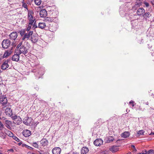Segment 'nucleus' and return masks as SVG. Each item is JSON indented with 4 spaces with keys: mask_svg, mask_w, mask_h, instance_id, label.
Returning a JSON list of instances; mask_svg holds the SVG:
<instances>
[{
    "mask_svg": "<svg viewBox=\"0 0 154 154\" xmlns=\"http://www.w3.org/2000/svg\"><path fill=\"white\" fill-rule=\"evenodd\" d=\"M47 14V12L45 9H42L40 11L39 15L40 17H46Z\"/></svg>",
    "mask_w": 154,
    "mask_h": 154,
    "instance_id": "obj_16",
    "label": "nucleus"
},
{
    "mask_svg": "<svg viewBox=\"0 0 154 154\" xmlns=\"http://www.w3.org/2000/svg\"><path fill=\"white\" fill-rule=\"evenodd\" d=\"M32 145L35 147L36 148H38L39 146L36 142L33 143L32 144Z\"/></svg>",
    "mask_w": 154,
    "mask_h": 154,
    "instance_id": "obj_33",
    "label": "nucleus"
},
{
    "mask_svg": "<svg viewBox=\"0 0 154 154\" xmlns=\"http://www.w3.org/2000/svg\"><path fill=\"white\" fill-rule=\"evenodd\" d=\"M145 131L143 130H141L137 132V134L139 135L143 134Z\"/></svg>",
    "mask_w": 154,
    "mask_h": 154,
    "instance_id": "obj_34",
    "label": "nucleus"
},
{
    "mask_svg": "<svg viewBox=\"0 0 154 154\" xmlns=\"http://www.w3.org/2000/svg\"><path fill=\"white\" fill-rule=\"evenodd\" d=\"M150 109H154V108H152V107H150Z\"/></svg>",
    "mask_w": 154,
    "mask_h": 154,
    "instance_id": "obj_62",
    "label": "nucleus"
},
{
    "mask_svg": "<svg viewBox=\"0 0 154 154\" xmlns=\"http://www.w3.org/2000/svg\"><path fill=\"white\" fill-rule=\"evenodd\" d=\"M23 135L26 137H28L31 134V131L27 129L25 130L22 132Z\"/></svg>",
    "mask_w": 154,
    "mask_h": 154,
    "instance_id": "obj_15",
    "label": "nucleus"
},
{
    "mask_svg": "<svg viewBox=\"0 0 154 154\" xmlns=\"http://www.w3.org/2000/svg\"><path fill=\"white\" fill-rule=\"evenodd\" d=\"M12 53V51L11 50H7L6 51L4 54L3 57H7L9 56Z\"/></svg>",
    "mask_w": 154,
    "mask_h": 154,
    "instance_id": "obj_19",
    "label": "nucleus"
},
{
    "mask_svg": "<svg viewBox=\"0 0 154 154\" xmlns=\"http://www.w3.org/2000/svg\"><path fill=\"white\" fill-rule=\"evenodd\" d=\"M6 126H7V128H8L9 129H11V128L10 126V125H6Z\"/></svg>",
    "mask_w": 154,
    "mask_h": 154,
    "instance_id": "obj_50",
    "label": "nucleus"
},
{
    "mask_svg": "<svg viewBox=\"0 0 154 154\" xmlns=\"http://www.w3.org/2000/svg\"><path fill=\"white\" fill-rule=\"evenodd\" d=\"M31 119L29 117H27L23 121L24 124L27 125H29L31 123Z\"/></svg>",
    "mask_w": 154,
    "mask_h": 154,
    "instance_id": "obj_18",
    "label": "nucleus"
},
{
    "mask_svg": "<svg viewBox=\"0 0 154 154\" xmlns=\"http://www.w3.org/2000/svg\"><path fill=\"white\" fill-rule=\"evenodd\" d=\"M143 4L145 5L146 7H148L149 6V4L145 1L143 2Z\"/></svg>",
    "mask_w": 154,
    "mask_h": 154,
    "instance_id": "obj_41",
    "label": "nucleus"
},
{
    "mask_svg": "<svg viewBox=\"0 0 154 154\" xmlns=\"http://www.w3.org/2000/svg\"><path fill=\"white\" fill-rule=\"evenodd\" d=\"M153 150L152 149H150L147 151V154H153Z\"/></svg>",
    "mask_w": 154,
    "mask_h": 154,
    "instance_id": "obj_39",
    "label": "nucleus"
},
{
    "mask_svg": "<svg viewBox=\"0 0 154 154\" xmlns=\"http://www.w3.org/2000/svg\"><path fill=\"white\" fill-rule=\"evenodd\" d=\"M5 123L6 125H11V122L10 121L7 120L5 121Z\"/></svg>",
    "mask_w": 154,
    "mask_h": 154,
    "instance_id": "obj_42",
    "label": "nucleus"
},
{
    "mask_svg": "<svg viewBox=\"0 0 154 154\" xmlns=\"http://www.w3.org/2000/svg\"><path fill=\"white\" fill-rule=\"evenodd\" d=\"M114 139L112 137H110L108 138L106 140L107 143H110L113 141Z\"/></svg>",
    "mask_w": 154,
    "mask_h": 154,
    "instance_id": "obj_32",
    "label": "nucleus"
},
{
    "mask_svg": "<svg viewBox=\"0 0 154 154\" xmlns=\"http://www.w3.org/2000/svg\"><path fill=\"white\" fill-rule=\"evenodd\" d=\"M141 2H136L135 4L132 6L133 10H136L141 5Z\"/></svg>",
    "mask_w": 154,
    "mask_h": 154,
    "instance_id": "obj_22",
    "label": "nucleus"
},
{
    "mask_svg": "<svg viewBox=\"0 0 154 154\" xmlns=\"http://www.w3.org/2000/svg\"><path fill=\"white\" fill-rule=\"evenodd\" d=\"M31 42L33 43L37 42L38 41V37L34 35H32L30 38Z\"/></svg>",
    "mask_w": 154,
    "mask_h": 154,
    "instance_id": "obj_26",
    "label": "nucleus"
},
{
    "mask_svg": "<svg viewBox=\"0 0 154 154\" xmlns=\"http://www.w3.org/2000/svg\"><path fill=\"white\" fill-rule=\"evenodd\" d=\"M8 60H7L5 61L1 66V68L2 69L5 70L8 67L9 65L8 64Z\"/></svg>",
    "mask_w": 154,
    "mask_h": 154,
    "instance_id": "obj_12",
    "label": "nucleus"
},
{
    "mask_svg": "<svg viewBox=\"0 0 154 154\" xmlns=\"http://www.w3.org/2000/svg\"><path fill=\"white\" fill-rule=\"evenodd\" d=\"M89 151V149L88 147H83L82 149L81 153L82 154H86Z\"/></svg>",
    "mask_w": 154,
    "mask_h": 154,
    "instance_id": "obj_21",
    "label": "nucleus"
},
{
    "mask_svg": "<svg viewBox=\"0 0 154 154\" xmlns=\"http://www.w3.org/2000/svg\"><path fill=\"white\" fill-rule=\"evenodd\" d=\"M20 54L19 53L14 54L12 57V60L14 61H18L19 60Z\"/></svg>",
    "mask_w": 154,
    "mask_h": 154,
    "instance_id": "obj_20",
    "label": "nucleus"
},
{
    "mask_svg": "<svg viewBox=\"0 0 154 154\" xmlns=\"http://www.w3.org/2000/svg\"><path fill=\"white\" fill-rule=\"evenodd\" d=\"M5 113L7 115L11 116L12 114V110L10 108H7L5 109Z\"/></svg>",
    "mask_w": 154,
    "mask_h": 154,
    "instance_id": "obj_23",
    "label": "nucleus"
},
{
    "mask_svg": "<svg viewBox=\"0 0 154 154\" xmlns=\"http://www.w3.org/2000/svg\"><path fill=\"white\" fill-rule=\"evenodd\" d=\"M33 23H28V25L26 29V30L27 31L29 32L30 31V30L32 26Z\"/></svg>",
    "mask_w": 154,
    "mask_h": 154,
    "instance_id": "obj_30",
    "label": "nucleus"
},
{
    "mask_svg": "<svg viewBox=\"0 0 154 154\" xmlns=\"http://www.w3.org/2000/svg\"><path fill=\"white\" fill-rule=\"evenodd\" d=\"M141 154H147V151L146 150H143L142 151Z\"/></svg>",
    "mask_w": 154,
    "mask_h": 154,
    "instance_id": "obj_44",
    "label": "nucleus"
},
{
    "mask_svg": "<svg viewBox=\"0 0 154 154\" xmlns=\"http://www.w3.org/2000/svg\"><path fill=\"white\" fill-rule=\"evenodd\" d=\"M54 17H47L45 19V21L46 22H48L49 23H52V22H58V20L57 17V15L56 14V15L54 16Z\"/></svg>",
    "mask_w": 154,
    "mask_h": 154,
    "instance_id": "obj_5",
    "label": "nucleus"
},
{
    "mask_svg": "<svg viewBox=\"0 0 154 154\" xmlns=\"http://www.w3.org/2000/svg\"><path fill=\"white\" fill-rule=\"evenodd\" d=\"M24 34H25V33H24V31L21 32H20V34L21 36H23H23Z\"/></svg>",
    "mask_w": 154,
    "mask_h": 154,
    "instance_id": "obj_49",
    "label": "nucleus"
},
{
    "mask_svg": "<svg viewBox=\"0 0 154 154\" xmlns=\"http://www.w3.org/2000/svg\"><path fill=\"white\" fill-rule=\"evenodd\" d=\"M22 6L23 7L26 8L28 10L27 5L26 3H23L22 5Z\"/></svg>",
    "mask_w": 154,
    "mask_h": 154,
    "instance_id": "obj_43",
    "label": "nucleus"
},
{
    "mask_svg": "<svg viewBox=\"0 0 154 154\" xmlns=\"http://www.w3.org/2000/svg\"><path fill=\"white\" fill-rule=\"evenodd\" d=\"M22 147H25L26 148L27 147V145L25 144H22Z\"/></svg>",
    "mask_w": 154,
    "mask_h": 154,
    "instance_id": "obj_51",
    "label": "nucleus"
},
{
    "mask_svg": "<svg viewBox=\"0 0 154 154\" xmlns=\"http://www.w3.org/2000/svg\"><path fill=\"white\" fill-rule=\"evenodd\" d=\"M0 154H3L2 153L0 152Z\"/></svg>",
    "mask_w": 154,
    "mask_h": 154,
    "instance_id": "obj_64",
    "label": "nucleus"
},
{
    "mask_svg": "<svg viewBox=\"0 0 154 154\" xmlns=\"http://www.w3.org/2000/svg\"><path fill=\"white\" fill-rule=\"evenodd\" d=\"M11 44V41L9 39H5L2 43V47L4 49H7L10 46Z\"/></svg>",
    "mask_w": 154,
    "mask_h": 154,
    "instance_id": "obj_6",
    "label": "nucleus"
},
{
    "mask_svg": "<svg viewBox=\"0 0 154 154\" xmlns=\"http://www.w3.org/2000/svg\"><path fill=\"white\" fill-rule=\"evenodd\" d=\"M150 135H154V132H151L150 134Z\"/></svg>",
    "mask_w": 154,
    "mask_h": 154,
    "instance_id": "obj_55",
    "label": "nucleus"
},
{
    "mask_svg": "<svg viewBox=\"0 0 154 154\" xmlns=\"http://www.w3.org/2000/svg\"><path fill=\"white\" fill-rule=\"evenodd\" d=\"M39 154H47V153L44 152L43 150H40L38 151Z\"/></svg>",
    "mask_w": 154,
    "mask_h": 154,
    "instance_id": "obj_40",
    "label": "nucleus"
},
{
    "mask_svg": "<svg viewBox=\"0 0 154 154\" xmlns=\"http://www.w3.org/2000/svg\"><path fill=\"white\" fill-rule=\"evenodd\" d=\"M124 9L121 7L119 9V13L122 17H124L126 15V13L124 11Z\"/></svg>",
    "mask_w": 154,
    "mask_h": 154,
    "instance_id": "obj_24",
    "label": "nucleus"
},
{
    "mask_svg": "<svg viewBox=\"0 0 154 154\" xmlns=\"http://www.w3.org/2000/svg\"><path fill=\"white\" fill-rule=\"evenodd\" d=\"M131 147L133 149H134L136 150V149L135 148V147L133 145H132L131 146Z\"/></svg>",
    "mask_w": 154,
    "mask_h": 154,
    "instance_id": "obj_54",
    "label": "nucleus"
},
{
    "mask_svg": "<svg viewBox=\"0 0 154 154\" xmlns=\"http://www.w3.org/2000/svg\"><path fill=\"white\" fill-rule=\"evenodd\" d=\"M22 119L20 116H18L15 121H14V123L17 125H19L22 123Z\"/></svg>",
    "mask_w": 154,
    "mask_h": 154,
    "instance_id": "obj_25",
    "label": "nucleus"
},
{
    "mask_svg": "<svg viewBox=\"0 0 154 154\" xmlns=\"http://www.w3.org/2000/svg\"><path fill=\"white\" fill-rule=\"evenodd\" d=\"M41 146L45 147L48 145V140L45 138H43L40 141Z\"/></svg>",
    "mask_w": 154,
    "mask_h": 154,
    "instance_id": "obj_10",
    "label": "nucleus"
},
{
    "mask_svg": "<svg viewBox=\"0 0 154 154\" xmlns=\"http://www.w3.org/2000/svg\"><path fill=\"white\" fill-rule=\"evenodd\" d=\"M2 114V112L0 110V116ZM0 119H1V118L0 117Z\"/></svg>",
    "mask_w": 154,
    "mask_h": 154,
    "instance_id": "obj_58",
    "label": "nucleus"
},
{
    "mask_svg": "<svg viewBox=\"0 0 154 154\" xmlns=\"http://www.w3.org/2000/svg\"><path fill=\"white\" fill-rule=\"evenodd\" d=\"M4 125L0 121V130L2 131V129H3V128H5L3 127Z\"/></svg>",
    "mask_w": 154,
    "mask_h": 154,
    "instance_id": "obj_36",
    "label": "nucleus"
},
{
    "mask_svg": "<svg viewBox=\"0 0 154 154\" xmlns=\"http://www.w3.org/2000/svg\"><path fill=\"white\" fill-rule=\"evenodd\" d=\"M151 14L149 12H147L144 13L143 15V17L145 19L147 20L148 18H149L151 16Z\"/></svg>",
    "mask_w": 154,
    "mask_h": 154,
    "instance_id": "obj_27",
    "label": "nucleus"
},
{
    "mask_svg": "<svg viewBox=\"0 0 154 154\" xmlns=\"http://www.w3.org/2000/svg\"><path fill=\"white\" fill-rule=\"evenodd\" d=\"M0 102L3 106H5L8 102L6 97L4 96H2L0 97Z\"/></svg>",
    "mask_w": 154,
    "mask_h": 154,
    "instance_id": "obj_8",
    "label": "nucleus"
},
{
    "mask_svg": "<svg viewBox=\"0 0 154 154\" xmlns=\"http://www.w3.org/2000/svg\"><path fill=\"white\" fill-rule=\"evenodd\" d=\"M132 106L133 107L134 106V103H132Z\"/></svg>",
    "mask_w": 154,
    "mask_h": 154,
    "instance_id": "obj_59",
    "label": "nucleus"
},
{
    "mask_svg": "<svg viewBox=\"0 0 154 154\" xmlns=\"http://www.w3.org/2000/svg\"><path fill=\"white\" fill-rule=\"evenodd\" d=\"M130 135V133L128 132H125L122 133L121 136L122 137L124 138H127Z\"/></svg>",
    "mask_w": 154,
    "mask_h": 154,
    "instance_id": "obj_29",
    "label": "nucleus"
},
{
    "mask_svg": "<svg viewBox=\"0 0 154 154\" xmlns=\"http://www.w3.org/2000/svg\"><path fill=\"white\" fill-rule=\"evenodd\" d=\"M12 137L14 140H15L17 141V142L20 141L19 139L18 138H17V137H16V136H13V137Z\"/></svg>",
    "mask_w": 154,
    "mask_h": 154,
    "instance_id": "obj_37",
    "label": "nucleus"
},
{
    "mask_svg": "<svg viewBox=\"0 0 154 154\" xmlns=\"http://www.w3.org/2000/svg\"><path fill=\"white\" fill-rule=\"evenodd\" d=\"M33 32L32 31H30L27 32V33H25V34L23 36L22 39L23 40H25L26 39H29L30 37H31L32 35Z\"/></svg>",
    "mask_w": 154,
    "mask_h": 154,
    "instance_id": "obj_7",
    "label": "nucleus"
},
{
    "mask_svg": "<svg viewBox=\"0 0 154 154\" xmlns=\"http://www.w3.org/2000/svg\"><path fill=\"white\" fill-rule=\"evenodd\" d=\"M61 151V149L59 147L54 148L52 150L53 154H60Z\"/></svg>",
    "mask_w": 154,
    "mask_h": 154,
    "instance_id": "obj_13",
    "label": "nucleus"
},
{
    "mask_svg": "<svg viewBox=\"0 0 154 154\" xmlns=\"http://www.w3.org/2000/svg\"><path fill=\"white\" fill-rule=\"evenodd\" d=\"M109 149L110 151L113 152H116L118 150V149L117 147L115 146H113L110 148Z\"/></svg>",
    "mask_w": 154,
    "mask_h": 154,
    "instance_id": "obj_28",
    "label": "nucleus"
},
{
    "mask_svg": "<svg viewBox=\"0 0 154 154\" xmlns=\"http://www.w3.org/2000/svg\"><path fill=\"white\" fill-rule=\"evenodd\" d=\"M146 104L147 105H148V104H149V103H148V102H146Z\"/></svg>",
    "mask_w": 154,
    "mask_h": 154,
    "instance_id": "obj_57",
    "label": "nucleus"
},
{
    "mask_svg": "<svg viewBox=\"0 0 154 154\" xmlns=\"http://www.w3.org/2000/svg\"><path fill=\"white\" fill-rule=\"evenodd\" d=\"M151 4H152V6L153 7H154V0H152L151 1Z\"/></svg>",
    "mask_w": 154,
    "mask_h": 154,
    "instance_id": "obj_47",
    "label": "nucleus"
},
{
    "mask_svg": "<svg viewBox=\"0 0 154 154\" xmlns=\"http://www.w3.org/2000/svg\"><path fill=\"white\" fill-rule=\"evenodd\" d=\"M145 13V10L142 8H138L137 11V15L139 16H143V14Z\"/></svg>",
    "mask_w": 154,
    "mask_h": 154,
    "instance_id": "obj_14",
    "label": "nucleus"
},
{
    "mask_svg": "<svg viewBox=\"0 0 154 154\" xmlns=\"http://www.w3.org/2000/svg\"><path fill=\"white\" fill-rule=\"evenodd\" d=\"M2 58L1 57H0V60L2 59Z\"/></svg>",
    "mask_w": 154,
    "mask_h": 154,
    "instance_id": "obj_63",
    "label": "nucleus"
},
{
    "mask_svg": "<svg viewBox=\"0 0 154 154\" xmlns=\"http://www.w3.org/2000/svg\"><path fill=\"white\" fill-rule=\"evenodd\" d=\"M50 0H44V1L46 2H48V1H49Z\"/></svg>",
    "mask_w": 154,
    "mask_h": 154,
    "instance_id": "obj_56",
    "label": "nucleus"
},
{
    "mask_svg": "<svg viewBox=\"0 0 154 154\" xmlns=\"http://www.w3.org/2000/svg\"><path fill=\"white\" fill-rule=\"evenodd\" d=\"M134 101H132V100L131 101L129 102V104H132L133 103H134Z\"/></svg>",
    "mask_w": 154,
    "mask_h": 154,
    "instance_id": "obj_52",
    "label": "nucleus"
},
{
    "mask_svg": "<svg viewBox=\"0 0 154 154\" xmlns=\"http://www.w3.org/2000/svg\"><path fill=\"white\" fill-rule=\"evenodd\" d=\"M14 151L13 149H9L8 150V152H14Z\"/></svg>",
    "mask_w": 154,
    "mask_h": 154,
    "instance_id": "obj_45",
    "label": "nucleus"
},
{
    "mask_svg": "<svg viewBox=\"0 0 154 154\" xmlns=\"http://www.w3.org/2000/svg\"><path fill=\"white\" fill-rule=\"evenodd\" d=\"M38 27L41 29H44L45 30H48V26L44 22L39 23Z\"/></svg>",
    "mask_w": 154,
    "mask_h": 154,
    "instance_id": "obj_9",
    "label": "nucleus"
},
{
    "mask_svg": "<svg viewBox=\"0 0 154 154\" xmlns=\"http://www.w3.org/2000/svg\"><path fill=\"white\" fill-rule=\"evenodd\" d=\"M34 13L32 10H28L27 19L29 23H33L35 21V19L34 17Z\"/></svg>",
    "mask_w": 154,
    "mask_h": 154,
    "instance_id": "obj_2",
    "label": "nucleus"
},
{
    "mask_svg": "<svg viewBox=\"0 0 154 154\" xmlns=\"http://www.w3.org/2000/svg\"><path fill=\"white\" fill-rule=\"evenodd\" d=\"M73 154H78L77 152H73Z\"/></svg>",
    "mask_w": 154,
    "mask_h": 154,
    "instance_id": "obj_60",
    "label": "nucleus"
},
{
    "mask_svg": "<svg viewBox=\"0 0 154 154\" xmlns=\"http://www.w3.org/2000/svg\"><path fill=\"white\" fill-rule=\"evenodd\" d=\"M19 116H17L16 115H15L14 116H13L11 118H12V119L14 120V121H15L16 119Z\"/></svg>",
    "mask_w": 154,
    "mask_h": 154,
    "instance_id": "obj_38",
    "label": "nucleus"
},
{
    "mask_svg": "<svg viewBox=\"0 0 154 154\" xmlns=\"http://www.w3.org/2000/svg\"><path fill=\"white\" fill-rule=\"evenodd\" d=\"M131 153V152H129L127 153L126 154H130Z\"/></svg>",
    "mask_w": 154,
    "mask_h": 154,
    "instance_id": "obj_61",
    "label": "nucleus"
},
{
    "mask_svg": "<svg viewBox=\"0 0 154 154\" xmlns=\"http://www.w3.org/2000/svg\"><path fill=\"white\" fill-rule=\"evenodd\" d=\"M103 141L101 139H97L94 142V144L97 146H100L103 143Z\"/></svg>",
    "mask_w": 154,
    "mask_h": 154,
    "instance_id": "obj_11",
    "label": "nucleus"
},
{
    "mask_svg": "<svg viewBox=\"0 0 154 154\" xmlns=\"http://www.w3.org/2000/svg\"><path fill=\"white\" fill-rule=\"evenodd\" d=\"M22 142H20L19 143H18V144L19 146H20L21 145H22Z\"/></svg>",
    "mask_w": 154,
    "mask_h": 154,
    "instance_id": "obj_53",
    "label": "nucleus"
},
{
    "mask_svg": "<svg viewBox=\"0 0 154 154\" xmlns=\"http://www.w3.org/2000/svg\"><path fill=\"white\" fill-rule=\"evenodd\" d=\"M34 1L35 4L37 5H40L42 2L41 0H34Z\"/></svg>",
    "mask_w": 154,
    "mask_h": 154,
    "instance_id": "obj_31",
    "label": "nucleus"
},
{
    "mask_svg": "<svg viewBox=\"0 0 154 154\" xmlns=\"http://www.w3.org/2000/svg\"><path fill=\"white\" fill-rule=\"evenodd\" d=\"M57 22H52V23H49L48 30L52 32L55 31L58 27Z\"/></svg>",
    "mask_w": 154,
    "mask_h": 154,
    "instance_id": "obj_3",
    "label": "nucleus"
},
{
    "mask_svg": "<svg viewBox=\"0 0 154 154\" xmlns=\"http://www.w3.org/2000/svg\"><path fill=\"white\" fill-rule=\"evenodd\" d=\"M43 69H42V72H38V73L40 74V75H43L44 73V71H43Z\"/></svg>",
    "mask_w": 154,
    "mask_h": 154,
    "instance_id": "obj_46",
    "label": "nucleus"
},
{
    "mask_svg": "<svg viewBox=\"0 0 154 154\" xmlns=\"http://www.w3.org/2000/svg\"><path fill=\"white\" fill-rule=\"evenodd\" d=\"M26 148H28V149H31V150H32L33 149V148L32 147H31L30 146H28V145L27 146V147H26Z\"/></svg>",
    "mask_w": 154,
    "mask_h": 154,
    "instance_id": "obj_48",
    "label": "nucleus"
},
{
    "mask_svg": "<svg viewBox=\"0 0 154 154\" xmlns=\"http://www.w3.org/2000/svg\"><path fill=\"white\" fill-rule=\"evenodd\" d=\"M1 134H2L3 136H4L3 138H5V137L6 135H8L9 136L11 137H13L14 136V134L11 131L7 130L5 128H3V129L1 131Z\"/></svg>",
    "mask_w": 154,
    "mask_h": 154,
    "instance_id": "obj_4",
    "label": "nucleus"
},
{
    "mask_svg": "<svg viewBox=\"0 0 154 154\" xmlns=\"http://www.w3.org/2000/svg\"><path fill=\"white\" fill-rule=\"evenodd\" d=\"M36 21H35L32 24V28H33V29H34L37 27V24L36 23Z\"/></svg>",
    "mask_w": 154,
    "mask_h": 154,
    "instance_id": "obj_35",
    "label": "nucleus"
},
{
    "mask_svg": "<svg viewBox=\"0 0 154 154\" xmlns=\"http://www.w3.org/2000/svg\"><path fill=\"white\" fill-rule=\"evenodd\" d=\"M17 34L16 32H13L9 35L10 38L12 40H15L17 37Z\"/></svg>",
    "mask_w": 154,
    "mask_h": 154,
    "instance_id": "obj_17",
    "label": "nucleus"
},
{
    "mask_svg": "<svg viewBox=\"0 0 154 154\" xmlns=\"http://www.w3.org/2000/svg\"><path fill=\"white\" fill-rule=\"evenodd\" d=\"M17 48L19 49V54H23L25 55L28 52V49L25 45L22 44V42L20 43L17 45Z\"/></svg>",
    "mask_w": 154,
    "mask_h": 154,
    "instance_id": "obj_1",
    "label": "nucleus"
}]
</instances>
